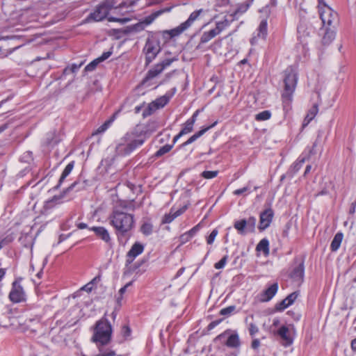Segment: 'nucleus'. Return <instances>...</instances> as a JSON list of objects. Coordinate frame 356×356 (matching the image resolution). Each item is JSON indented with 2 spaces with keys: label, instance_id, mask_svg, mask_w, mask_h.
Listing matches in <instances>:
<instances>
[{
  "label": "nucleus",
  "instance_id": "nucleus-32",
  "mask_svg": "<svg viewBox=\"0 0 356 356\" xmlns=\"http://www.w3.org/2000/svg\"><path fill=\"white\" fill-rule=\"evenodd\" d=\"M257 37L265 38L267 35V20L263 19L261 21L258 29Z\"/></svg>",
  "mask_w": 356,
  "mask_h": 356
},
{
  "label": "nucleus",
  "instance_id": "nucleus-37",
  "mask_svg": "<svg viewBox=\"0 0 356 356\" xmlns=\"http://www.w3.org/2000/svg\"><path fill=\"white\" fill-rule=\"evenodd\" d=\"M270 117L271 113L269 111H264L256 115L255 120L257 121H264L270 119Z\"/></svg>",
  "mask_w": 356,
  "mask_h": 356
},
{
  "label": "nucleus",
  "instance_id": "nucleus-47",
  "mask_svg": "<svg viewBox=\"0 0 356 356\" xmlns=\"http://www.w3.org/2000/svg\"><path fill=\"white\" fill-rule=\"evenodd\" d=\"M21 46L16 47L13 49L3 51L0 47V58L7 57L9 54H12L14 51L19 49Z\"/></svg>",
  "mask_w": 356,
  "mask_h": 356
},
{
  "label": "nucleus",
  "instance_id": "nucleus-14",
  "mask_svg": "<svg viewBox=\"0 0 356 356\" xmlns=\"http://www.w3.org/2000/svg\"><path fill=\"white\" fill-rule=\"evenodd\" d=\"M320 34L322 35L321 42L323 45H329L335 38L336 28L332 27H324V30L322 31V27L320 29Z\"/></svg>",
  "mask_w": 356,
  "mask_h": 356
},
{
  "label": "nucleus",
  "instance_id": "nucleus-57",
  "mask_svg": "<svg viewBox=\"0 0 356 356\" xmlns=\"http://www.w3.org/2000/svg\"><path fill=\"white\" fill-rule=\"evenodd\" d=\"M198 113H199V110H197L194 113L193 115H192V117L188 119L187 121H188L189 122H191L193 124H194V123L196 121V119H197V117L198 115Z\"/></svg>",
  "mask_w": 356,
  "mask_h": 356
},
{
  "label": "nucleus",
  "instance_id": "nucleus-51",
  "mask_svg": "<svg viewBox=\"0 0 356 356\" xmlns=\"http://www.w3.org/2000/svg\"><path fill=\"white\" fill-rule=\"evenodd\" d=\"M192 237L188 234V232H185L184 234H181L179 237V240L181 243H185L191 240Z\"/></svg>",
  "mask_w": 356,
  "mask_h": 356
},
{
  "label": "nucleus",
  "instance_id": "nucleus-60",
  "mask_svg": "<svg viewBox=\"0 0 356 356\" xmlns=\"http://www.w3.org/2000/svg\"><path fill=\"white\" fill-rule=\"evenodd\" d=\"M260 345V341L259 339H254L252 342L251 346L253 349L257 348Z\"/></svg>",
  "mask_w": 356,
  "mask_h": 356
},
{
  "label": "nucleus",
  "instance_id": "nucleus-21",
  "mask_svg": "<svg viewBox=\"0 0 356 356\" xmlns=\"http://www.w3.org/2000/svg\"><path fill=\"white\" fill-rule=\"evenodd\" d=\"M316 146V143H314L313 147L311 149H309V156L312 154H315V152L314 151L315 147ZM309 157L303 156V157H299L296 162H295L293 165L291 166V170L293 171V173L297 172L302 166L304 163L305 162L306 159H308Z\"/></svg>",
  "mask_w": 356,
  "mask_h": 356
},
{
  "label": "nucleus",
  "instance_id": "nucleus-6",
  "mask_svg": "<svg viewBox=\"0 0 356 356\" xmlns=\"http://www.w3.org/2000/svg\"><path fill=\"white\" fill-rule=\"evenodd\" d=\"M160 42L156 38H148L143 48V52L145 54L146 64H149L161 51Z\"/></svg>",
  "mask_w": 356,
  "mask_h": 356
},
{
  "label": "nucleus",
  "instance_id": "nucleus-42",
  "mask_svg": "<svg viewBox=\"0 0 356 356\" xmlns=\"http://www.w3.org/2000/svg\"><path fill=\"white\" fill-rule=\"evenodd\" d=\"M218 170H213V171L205 170L201 173V176L202 177H204V179H213V178L216 177L218 175Z\"/></svg>",
  "mask_w": 356,
  "mask_h": 356
},
{
  "label": "nucleus",
  "instance_id": "nucleus-11",
  "mask_svg": "<svg viewBox=\"0 0 356 356\" xmlns=\"http://www.w3.org/2000/svg\"><path fill=\"white\" fill-rule=\"evenodd\" d=\"M25 293L23 288L18 281L13 283V288L10 292L9 297L11 301L19 302L24 300Z\"/></svg>",
  "mask_w": 356,
  "mask_h": 356
},
{
  "label": "nucleus",
  "instance_id": "nucleus-43",
  "mask_svg": "<svg viewBox=\"0 0 356 356\" xmlns=\"http://www.w3.org/2000/svg\"><path fill=\"white\" fill-rule=\"evenodd\" d=\"M101 63V61L97 58L95 59L94 60H92V62H90L88 65H87L86 67H85V71L86 72H91V71H93L96 67L97 66V65Z\"/></svg>",
  "mask_w": 356,
  "mask_h": 356
},
{
  "label": "nucleus",
  "instance_id": "nucleus-30",
  "mask_svg": "<svg viewBox=\"0 0 356 356\" xmlns=\"http://www.w3.org/2000/svg\"><path fill=\"white\" fill-rule=\"evenodd\" d=\"M258 252H262L265 255L269 254V242L266 238L261 239L256 247Z\"/></svg>",
  "mask_w": 356,
  "mask_h": 356
},
{
  "label": "nucleus",
  "instance_id": "nucleus-41",
  "mask_svg": "<svg viewBox=\"0 0 356 356\" xmlns=\"http://www.w3.org/2000/svg\"><path fill=\"white\" fill-rule=\"evenodd\" d=\"M193 128V124L188 121H186L184 124L183 129L179 132V136H183L187 134L192 131Z\"/></svg>",
  "mask_w": 356,
  "mask_h": 356
},
{
  "label": "nucleus",
  "instance_id": "nucleus-29",
  "mask_svg": "<svg viewBox=\"0 0 356 356\" xmlns=\"http://www.w3.org/2000/svg\"><path fill=\"white\" fill-rule=\"evenodd\" d=\"M343 237V235L341 232H338L335 234L330 245V249L332 252H336L339 248Z\"/></svg>",
  "mask_w": 356,
  "mask_h": 356
},
{
  "label": "nucleus",
  "instance_id": "nucleus-45",
  "mask_svg": "<svg viewBox=\"0 0 356 356\" xmlns=\"http://www.w3.org/2000/svg\"><path fill=\"white\" fill-rule=\"evenodd\" d=\"M290 305H288L287 300H286V298H284L283 300H282L280 302L277 303L275 305V309L277 311H283L286 308H287Z\"/></svg>",
  "mask_w": 356,
  "mask_h": 356
},
{
  "label": "nucleus",
  "instance_id": "nucleus-8",
  "mask_svg": "<svg viewBox=\"0 0 356 356\" xmlns=\"http://www.w3.org/2000/svg\"><path fill=\"white\" fill-rule=\"evenodd\" d=\"M229 25V22L228 19H226L222 21L217 22L216 24V27L214 29H212L209 31H205L202 33L200 38V44L208 42L211 39L215 38L216 35L220 34Z\"/></svg>",
  "mask_w": 356,
  "mask_h": 356
},
{
  "label": "nucleus",
  "instance_id": "nucleus-53",
  "mask_svg": "<svg viewBox=\"0 0 356 356\" xmlns=\"http://www.w3.org/2000/svg\"><path fill=\"white\" fill-rule=\"evenodd\" d=\"M259 331V329L257 326L254 323H250L249 325V332L250 334L253 337L256 333H257Z\"/></svg>",
  "mask_w": 356,
  "mask_h": 356
},
{
  "label": "nucleus",
  "instance_id": "nucleus-25",
  "mask_svg": "<svg viewBox=\"0 0 356 356\" xmlns=\"http://www.w3.org/2000/svg\"><path fill=\"white\" fill-rule=\"evenodd\" d=\"M225 345L232 348H237L241 346L238 335L236 333L232 334L227 339Z\"/></svg>",
  "mask_w": 356,
  "mask_h": 356
},
{
  "label": "nucleus",
  "instance_id": "nucleus-2",
  "mask_svg": "<svg viewBox=\"0 0 356 356\" xmlns=\"http://www.w3.org/2000/svg\"><path fill=\"white\" fill-rule=\"evenodd\" d=\"M145 139L131 132L127 133L121 138L115 147V152L119 156H127L130 154L136 148L143 145Z\"/></svg>",
  "mask_w": 356,
  "mask_h": 356
},
{
  "label": "nucleus",
  "instance_id": "nucleus-7",
  "mask_svg": "<svg viewBox=\"0 0 356 356\" xmlns=\"http://www.w3.org/2000/svg\"><path fill=\"white\" fill-rule=\"evenodd\" d=\"M202 12V9L193 12L190 15L188 19L186 21L181 23L179 26H177L176 28L168 31V33L170 35L171 38L178 36L184 31L187 30L189 27H191L193 22L198 18L199 15Z\"/></svg>",
  "mask_w": 356,
  "mask_h": 356
},
{
  "label": "nucleus",
  "instance_id": "nucleus-12",
  "mask_svg": "<svg viewBox=\"0 0 356 356\" xmlns=\"http://www.w3.org/2000/svg\"><path fill=\"white\" fill-rule=\"evenodd\" d=\"M78 184L77 181H74L73 184H72L69 187H67L65 190L63 191V193L59 195H55L52 199L47 201L44 204V207L46 209H51L53 207L55 204H60L62 203V199L65 197V195L72 190H73L76 186Z\"/></svg>",
  "mask_w": 356,
  "mask_h": 356
},
{
  "label": "nucleus",
  "instance_id": "nucleus-55",
  "mask_svg": "<svg viewBox=\"0 0 356 356\" xmlns=\"http://www.w3.org/2000/svg\"><path fill=\"white\" fill-rule=\"evenodd\" d=\"M249 187L248 186H245V187H243L242 188H239V189H236L235 190L233 193L234 195H242L243 193L246 192V191H249Z\"/></svg>",
  "mask_w": 356,
  "mask_h": 356
},
{
  "label": "nucleus",
  "instance_id": "nucleus-50",
  "mask_svg": "<svg viewBox=\"0 0 356 356\" xmlns=\"http://www.w3.org/2000/svg\"><path fill=\"white\" fill-rule=\"evenodd\" d=\"M218 234V230L216 229H214L211 232V234H209V236H208L207 239V242L208 244H212L215 240V238L216 237Z\"/></svg>",
  "mask_w": 356,
  "mask_h": 356
},
{
  "label": "nucleus",
  "instance_id": "nucleus-56",
  "mask_svg": "<svg viewBox=\"0 0 356 356\" xmlns=\"http://www.w3.org/2000/svg\"><path fill=\"white\" fill-rule=\"evenodd\" d=\"M200 229V225H197L190 229L188 232L191 237H193Z\"/></svg>",
  "mask_w": 356,
  "mask_h": 356
},
{
  "label": "nucleus",
  "instance_id": "nucleus-22",
  "mask_svg": "<svg viewBox=\"0 0 356 356\" xmlns=\"http://www.w3.org/2000/svg\"><path fill=\"white\" fill-rule=\"evenodd\" d=\"M24 325L27 330H30L31 332H35L41 325L40 318L39 317L27 318L25 321Z\"/></svg>",
  "mask_w": 356,
  "mask_h": 356
},
{
  "label": "nucleus",
  "instance_id": "nucleus-9",
  "mask_svg": "<svg viewBox=\"0 0 356 356\" xmlns=\"http://www.w3.org/2000/svg\"><path fill=\"white\" fill-rule=\"evenodd\" d=\"M177 59L175 58H165L161 62L159 63L156 65H154L151 70H149L145 76V78L143 80V83L148 81L149 80H151L154 79V77L157 76L159 74H160L166 67L170 66L172 63Z\"/></svg>",
  "mask_w": 356,
  "mask_h": 356
},
{
  "label": "nucleus",
  "instance_id": "nucleus-44",
  "mask_svg": "<svg viewBox=\"0 0 356 356\" xmlns=\"http://www.w3.org/2000/svg\"><path fill=\"white\" fill-rule=\"evenodd\" d=\"M236 309L234 305H231L227 307L223 308L220 311V314L222 316H228L231 314Z\"/></svg>",
  "mask_w": 356,
  "mask_h": 356
},
{
  "label": "nucleus",
  "instance_id": "nucleus-20",
  "mask_svg": "<svg viewBox=\"0 0 356 356\" xmlns=\"http://www.w3.org/2000/svg\"><path fill=\"white\" fill-rule=\"evenodd\" d=\"M278 335L283 340L284 346H290L293 343V339L289 334V329L286 326L282 325L277 331Z\"/></svg>",
  "mask_w": 356,
  "mask_h": 356
},
{
  "label": "nucleus",
  "instance_id": "nucleus-4",
  "mask_svg": "<svg viewBox=\"0 0 356 356\" xmlns=\"http://www.w3.org/2000/svg\"><path fill=\"white\" fill-rule=\"evenodd\" d=\"M318 1V13L322 21V31L324 27L336 28L339 22L338 14L332 8L325 3L323 0Z\"/></svg>",
  "mask_w": 356,
  "mask_h": 356
},
{
  "label": "nucleus",
  "instance_id": "nucleus-40",
  "mask_svg": "<svg viewBox=\"0 0 356 356\" xmlns=\"http://www.w3.org/2000/svg\"><path fill=\"white\" fill-rule=\"evenodd\" d=\"M172 148V145H165L161 147L156 153L155 156L159 157L169 152Z\"/></svg>",
  "mask_w": 356,
  "mask_h": 356
},
{
  "label": "nucleus",
  "instance_id": "nucleus-24",
  "mask_svg": "<svg viewBox=\"0 0 356 356\" xmlns=\"http://www.w3.org/2000/svg\"><path fill=\"white\" fill-rule=\"evenodd\" d=\"M216 124V122H214L211 126L204 128L202 130L199 131L198 132L195 133L192 136H191L184 143H183L182 146H186L189 144H191L192 143L195 141L197 138H199L200 136H202L206 131H207L211 128L213 127Z\"/></svg>",
  "mask_w": 356,
  "mask_h": 356
},
{
  "label": "nucleus",
  "instance_id": "nucleus-39",
  "mask_svg": "<svg viewBox=\"0 0 356 356\" xmlns=\"http://www.w3.org/2000/svg\"><path fill=\"white\" fill-rule=\"evenodd\" d=\"M257 220L254 217H250L246 220V229L248 232H252L254 230Z\"/></svg>",
  "mask_w": 356,
  "mask_h": 356
},
{
  "label": "nucleus",
  "instance_id": "nucleus-15",
  "mask_svg": "<svg viewBox=\"0 0 356 356\" xmlns=\"http://www.w3.org/2000/svg\"><path fill=\"white\" fill-rule=\"evenodd\" d=\"M90 230L92 231L95 236L102 240L104 243L107 244H110L111 242V237L107 229L104 227L99 226H93L89 228Z\"/></svg>",
  "mask_w": 356,
  "mask_h": 356
},
{
  "label": "nucleus",
  "instance_id": "nucleus-59",
  "mask_svg": "<svg viewBox=\"0 0 356 356\" xmlns=\"http://www.w3.org/2000/svg\"><path fill=\"white\" fill-rule=\"evenodd\" d=\"M220 321H221V320L212 321L208 325V328L209 330L214 328L216 325H218L220 323Z\"/></svg>",
  "mask_w": 356,
  "mask_h": 356
},
{
  "label": "nucleus",
  "instance_id": "nucleus-46",
  "mask_svg": "<svg viewBox=\"0 0 356 356\" xmlns=\"http://www.w3.org/2000/svg\"><path fill=\"white\" fill-rule=\"evenodd\" d=\"M227 258H228L227 255L224 256L218 262L215 264L214 267L216 269H220V268H224L227 263Z\"/></svg>",
  "mask_w": 356,
  "mask_h": 356
},
{
  "label": "nucleus",
  "instance_id": "nucleus-63",
  "mask_svg": "<svg viewBox=\"0 0 356 356\" xmlns=\"http://www.w3.org/2000/svg\"><path fill=\"white\" fill-rule=\"evenodd\" d=\"M351 347L353 350H356V338L352 341Z\"/></svg>",
  "mask_w": 356,
  "mask_h": 356
},
{
  "label": "nucleus",
  "instance_id": "nucleus-61",
  "mask_svg": "<svg viewBox=\"0 0 356 356\" xmlns=\"http://www.w3.org/2000/svg\"><path fill=\"white\" fill-rule=\"evenodd\" d=\"M226 334H227V332H225L219 334L215 339L216 340L221 339L225 337Z\"/></svg>",
  "mask_w": 356,
  "mask_h": 356
},
{
  "label": "nucleus",
  "instance_id": "nucleus-13",
  "mask_svg": "<svg viewBox=\"0 0 356 356\" xmlns=\"http://www.w3.org/2000/svg\"><path fill=\"white\" fill-rule=\"evenodd\" d=\"M273 217V211L271 209L264 210L260 214L259 229L261 231L269 227Z\"/></svg>",
  "mask_w": 356,
  "mask_h": 356
},
{
  "label": "nucleus",
  "instance_id": "nucleus-38",
  "mask_svg": "<svg viewBox=\"0 0 356 356\" xmlns=\"http://www.w3.org/2000/svg\"><path fill=\"white\" fill-rule=\"evenodd\" d=\"M83 63L81 62L79 64L74 63L71 66H68L64 69L63 73L65 74H68L69 72L74 73L77 72L80 67L83 65Z\"/></svg>",
  "mask_w": 356,
  "mask_h": 356
},
{
  "label": "nucleus",
  "instance_id": "nucleus-49",
  "mask_svg": "<svg viewBox=\"0 0 356 356\" xmlns=\"http://www.w3.org/2000/svg\"><path fill=\"white\" fill-rule=\"evenodd\" d=\"M298 296V292H293V293H291V294H289L286 298V300H287L288 305H292Z\"/></svg>",
  "mask_w": 356,
  "mask_h": 356
},
{
  "label": "nucleus",
  "instance_id": "nucleus-10",
  "mask_svg": "<svg viewBox=\"0 0 356 356\" xmlns=\"http://www.w3.org/2000/svg\"><path fill=\"white\" fill-rule=\"evenodd\" d=\"M163 10H159L150 14L141 19L139 22L132 25L130 30L134 32H139L145 29V28L151 24L159 16L163 13Z\"/></svg>",
  "mask_w": 356,
  "mask_h": 356
},
{
  "label": "nucleus",
  "instance_id": "nucleus-18",
  "mask_svg": "<svg viewBox=\"0 0 356 356\" xmlns=\"http://www.w3.org/2000/svg\"><path fill=\"white\" fill-rule=\"evenodd\" d=\"M187 209L186 206H184L181 208L179 209L178 210L174 211L173 209H171L169 213L165 214L161 222L163 224H167L170 223L173 221L175 218L177 217L181 216L182 213H184Z\"/></svg>",
  "mask_w": 356,
  "mask_h": 356
},
{
  "label": "nucleus",
  "instance_id": "nucleus-1",
  "mask_svg": "<svg viewBox=\"0 0 356 356\" xmlns=\"http://www.w3.org/2000/svg\"><path fill=\"white\" fill-rule=\"evenodd\" d=\"M108 219L110 225L115 228L119 238L130 237L131 230L135 226L133 214L122 211L120 208H113Z\"/></svg>",
  "mask_w": 356,
  "mask_h": 356
},
{
  "label": "nucleus",
  "instance_id": "nucleus-23",
  "mask_svg": "<svg viewBox=\"0 0 356 356\" xmlns=\"http://www.w3.org/2000/svg\"><path fill=\"white\" fill-rule=\"evenodd\" d=\"M216 124V122H214L211 126L204 128L202 130L199 131L198 132L195 133L192 136H191L184 143H183L182 146H186L189 144H191L192 143L195 141L197 138H199L200 136H202L206 131H207L211 128L213 127Z\"/></svg>",
  "mask_w": 356,
  "mask_h": 356
},
{
  "label": "nucleus",
  "instance_id": "nucleus-35",
  "mask_svg": "<svg viewBox=\"0 0 356 356\" xmlns=\"http://www.w3.org/2000/svg\"><path fill=\"white\" fill-rule=\"evenodd\" d=\"M140 232L145 236H149L153 232V225L148 222H144L141 227Z\"/></svg>",
  "mask_w": 356,
  "mask_h": 356
},
{
  "label": "nucleus",
  "instance_id": "nucleus-17",
  "mask_svg": "<svg viewBox=\"0 0 356 356\" xmlns=\"http://www.w3.org/2000/svg\"><path fill=\"white\" fill-rule=\"evenodd\" d=\"M278 290V284L274 283L271 284L268 289L264 290L260 294V301L261 302H268L276 294Z\"/></svg>",
  "mask_w": 356,
  "mask_h": 356
},
{
  "label": "nucleus",
  "instance_id": "nucleus-28",
  "mask_svg": "<svg viewBox=\"0 0 356 356\" xmlns=\"http://www.w3.org/2000/svg\"><path fill=\"white\" fill-rule=\"evenodd\" d=\"M74 165V161H71L69 163L67 166L65 168L63 173L58 180V184L56 185V188H58L60 186L65 179L70 174Z\"/></svg>",
  "mask_w": 356,
  "mask_h": 356
},
{
  "label": "nucleus",
  "instance_id": "nucleus-33",
  "mask_svg": "<svg viewBox=\"0 0 356 356\" xmlns=\"http://www.w3.org/2000/svg\"><path fill=\"white\" fill-rule=\"evenodd\" d=\"M114 208H120L122 211H124L126 212L128 211H134L135 209L134 201H122L120 202L119 206H115Z\"/></svg>",
  "mask_w": 356,
  "mask_h": 356
},
{
  "label": "nucleus",
  "instance_id": "nucleus-58",
  "mask_svg": "<svg viewBox=\"0 0 356 356\" xmlns=\"http://www.w3.org/2000/svg\"><path fill=\"white\" fill-rule=\"evenodd\" d=\"M76 227L79 229H86V228H90L88 227V225L86 223H84V222H76Z\"/></svg>",
  "mask_w": 356,
  "mask_h": 356
},
{
  "label": "nucleus",
  "instance_id": "nucleus-31",
  "mask_svg": "<svg viewBox=\"0 0 356 356\" xmlns=\"http://www.w3.org/2000/svg\"><path fill=\"white\" fill-rule=\"evenodd\" d=\"M171 96H168L165 95L157 98L154 102H153V105L156 107V108H160L164 107L170 101Z\"/></svg>",
  "mask_w": 356,
  "mask_h": 356
},
{
  "label": "nucleus",
  "instance_id": "nucleus-34",
  "mask_svg": "<svg viewBox=\"0 0 356 356\" xmlns=\"http://www.w3.org/2000/svg\"><path fill=\"white\" fill-rule=\"evenodd\" d=\"M117 113H114L108 120H106L102 125H101L97 129V133L100 134L104 132L113 122L115 119Z\"/></svg>",
  "mask_w": 356,
  "mask_h": 356
},
{
  "label": "nucleus",
  "instance_id": "nucleus-54",
  "mask_svg": "<svg viewBox=\"0 0 356 356\" xmlns=\"http://www.w3.org/2000/svg\"><path fill=\"white\" fill-rule=\"evenodd\" d=\"M111 54H112V51H111L104 52L102 54V56L98 58V59L101 62H102V61L106 60L107 58H108L111 56Z\"/></svg>",
  "mask_w": 356,
  "mask_h": 356
},
{
  "label": "nucleus",
  "instance_id": "nucleus-26",
  "mask_svg": "<svg viewBox=\"0 0 356 356\" xmlns=\"http://www.w3.org/2000/svg\"><path fill=\"white\" fill-rule=\"evenodd\" d=\"M318 111V105L314 104L313 106L309 110L307 115L305 116L303 121V127L307 126L316 115Z\"/></svg>",
  "mask_w": 356,
  "mask_h": 356
},
{
  "label": "nucleus",
  "instance_id": "nucleus-52",
  "mask_svg": "<svg viewBox=\"0 0 356 356\" xmlns=\"http://www.w3.org/2000/svg\"><path fill=\"white\" fill-rule=\"evenodd\" d=\"M133 284V281H131L129 282V283H127V284H125L123 287H122L120 291H119V293L120 294V298H118V302H120V300L122 298V296L124 293H125L127 289L131 286Z\"/></svg>",
  "mask_w": 356,
  "mask_h": 356
},
{
  "label": "nucleus",
  "instance_id": "nucleus-3",
  "mask_svg": "<svg viewBox=\"0 0 356 356\" xmlns=\"http://www.w3.org/2000/svg\"><path fill=\"white\" fill-rule=\"evenodd\" d=\"M127 3L123 1L118 6H115L113 0H105L97 6L93 13H91L85 19V22H99L107 17L112 8L118 9L127 7Z\"/></svg>",
  "mask_w": 356,
  "mask_h": 356
},
{
  "label": "nucleus",
  "instance_id": "nucleus-64",
  "mask_svg": "<svg viewBox=\"0 0 356 356\" xmlns=\"http://www.w3.org/2000/svg\"><path fill=\"white\" fill-rule=\"evenodd\" d=\"M8 124H4L1 126H0V133L3 132L7 127H8Z\"/></svg>",
  "mask_w": 356,
  "mask_h": 356
},
{
  "label": "nucleus",
  "instance_id": "nucleus-48",
  "mask_svg": "<svg viewBox=\"0 0 356 356\" xmlns=\"http://www.w3.org/2000/svg\"><path fill=\"white\" fill-rule=\"evenodd\" d=\"M108 20L109 22H118L121 24H125V23L128 22L130 20V19L128 17L120 18V17H108Z\"/></svg>",
  "mask_w": 356,
  "mask_h": 356
},
{
  "label": "nucleus",
  "instance_id": "nucleus-36",
  "mask_svg": "<svg viewBox=\"0 0 356 356\" xmlns=\"http://www.w3.org/2000/svg\"><path fill=\"white\" fill-rule=\"evenodd\" d=\"M234 227L240 234H243L245 233V229H246V220L243 219L235 222Z\"/></svg>",
  "mask_w": 356,
  "mask_h": 356
},
{
  "label": "nucleus",
  "instance_id": "nucleus-27",
  "mask_svg": "<svg viewBox=\"0 0 356 356\" xmlns=\"http://www.w3.org/2000/svg\"><path fill=\"white\" fill-rule=\"evenodd\" d=\"M74 165V161H71L69 163L67 166L65 168L63 173L58 180V184L56 185V188H58L60 186L65 179L70 174Z\"/></svg>",
  "mask_w": 356,
  "mask_h": 356
},
{
  "label": "nucleus",
  "instance_id": "nucleus-5",
  "mask_svg": "<svg viewBox=\"0 0 356 356\" xmlns=\"http://www.w3.org/2000/svg\"><path fill=\"white\" fill-rule=\"evenodd\" d=\"M297 73L291 67H287L284 71V89L282 93V99L284 102H291L293 93L296 89L297 84Z\"/></svg>",
  "mask_w": 356,
  "mask_h": 356
},
{
  "label": "nucleus",
  "instance_id": "nucleus-19",
  "mask_svg": "<svg viewBox=\"0 0 356 356\" xmlns=\"http://www.w3.org/2000/svg\"><path fill=\"white\" fill-rule=\"evenodd\" d=\"M304 264L302 262L293 269L290 273V277L296 282H302L304 277Z\"/></svg>",
  "mask_w": 356,
  "mask_h": 356
},
{
  "label": "nucleus",
  "instance_id": "nucleus-16",
  "mask_svg": "<svg viewBox=\"0 0 356 356\" xmlns=\"http://www.w3.org/2000/svg\"><path fill=\"white\" fill-rule=\"evenodd\" d=\"M144 250V246L140 243H135L130 250L127 254L126 266L130 264L133 260L139 254H140Z\"/></svg>",
  "mask_w": 356,
  "mask_h": 356
},
{
  "label": "nucleus",
  "instance_id": "nucleus-62",
  "mask_svg": "<svg viewBox=\"0 0 356 356\" xmlns=\"http://www.w3.org/2000/svg\"><path fill=\"white\" fill-rule=\"evenodd\" d=\"M311 169H312V166L310 165H307L304 175H306L307 173H309L310 172Z\"/></svg>",
  "mask_w": 356,
  "mask_h": 356
}]
</instances>
